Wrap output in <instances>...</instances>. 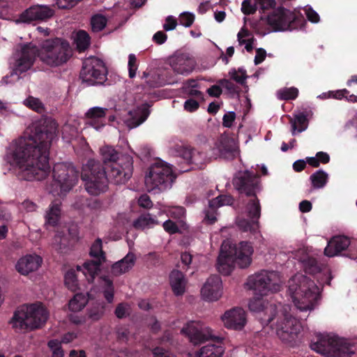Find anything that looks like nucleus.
Instances as JSON below:
<instances>
[{
  "mask_svg": "<svg viewBox=\"0 0 357 357\" xmlns=\"http://www.w3.org/2000/svg\"><path fill=\"white\" fill-rule=\"evenodd\" d=\"M54 121L42 119L33 124L31 134L27 139L16 142L11 153L12 163L18 167L17 176L25 181H41L50 172L49 149L56 136Z\"/></svg>",
  "mask_w": 357,
  "mask_h": 357,
  "instance_id": "obj_1",
  "label": "nucleus"
},
{
  "mask_svg": "<svg viewBox=\"0 0 357 357\" xmlns=\"http://www.w3.org/2000/svg\"><path fill=\"white\" fill-rule=\"evenodd\" d=\"M248 307L252 312L265 311V314H268L267 318H262L266 324L271 323L278 312H281L283 321L281 323H279L278 320L277 321L279 327L278 334L283 340L293 339L294 336L300 332L301 324L295 317L288 312L290 309L289 305H282L281 303H279L278 305L271 304L269 306L265 307L261 298L255 297L250 301Z\"/></svg>",
  "mask_w": 357,
  "mask_h": 357,
  "instance_id": "obj_2",
  "label": "nucleus"
},
{
  "mask_svg": "<svg viewBox=\"0 0 357 357\" xmlns=\"http://www.w3.org/2000/svg\"><path fill=\"white\" fill-rule=\"evenodd\" d=\"M252 253L253 248L249 242L241 241L238 244H232L225 241L221 245L217 259V269L221 274L228 275L235 265L245 268L252 262Z\"/></svg>",
  "mask_w": 357,
  "mask_h": 357,
  "instance_id": "obj_3",
  "label": "nucleus"
},
{
  "mask_svg": "<svg viewBox=\"0 0 357 357\" xmlns=\"http://www.w3.org/2000/svg\"><path fill=\"white\" fill-rule=\"evenodd\" d=\"M181 333L185 335L194 345L201 344L208 340L219 344H208L202 347L197 353V357H222L225 352V349L221 345L225 337L215 335L208 327L202 328L197 322L188 323L181 329Z\"/></svg>",
  "mask_w": 357,
  "mask_h": 357,
  "instance_id": "obj_4",
  "label": "nucleus"
},
{
  "mask_svg": "<svg viewBox=\"0 0 357 357\" xmlns=\"http://www.w3.org/2000/svg\"><path fill=\"white\" fill-rule=\"evenodd\" d=\"M288 292L295 306L301 311L313 310L319 296L317 285L302 274H296L288 281Z\"/></svg>",
  "mask_w": 357,
  "mask_h": 357,
  "instance_id": "obj_5",
  "label": "nucleus"
},
{
  "mask_svg": "<svg viewBox=\"0 0 357 357\" xmlns=\"http://www.w3.org/2000/svg\"><path fill=\"white\" fill-rule=\"evenodd\" d=\"M48 317L46 308L41 304L33 303L18 307L14 312L10 324L16 330H34L43 326Z\"/></svg>",
  "mask_w": 357,
  "mask_h": 357,
  "instance_id": "obj_6",
  "label": "nucleus"
},
{
  "mask_svg": "<svg viewBox=\"0 0 357 357\" xmlns=\"http://www.w3.org/2000/svg\"><path fill=\"white\" fill-rule=\"evenodd\" d=\"M274 1L278 7L266 16L267 24L273 31L294 30L304 26L305 21L301 14H297L282 6L283 4H286L291 0Z\"/></svg>",
  "mask_w": 357,
  "mask_h": 357,
  "instance_id": "obj_7",
  "label": "nucleus"
},
{
  "mask_svg": "<svg viewBox=\"0 0 357 357\" xmlns=\"http://www.w3.org/2000/svg\"><path fill=\"white\" fill-rule=\"evenodd\" d=\"M81 178L90 195L96 196L107 189V172L99 160L89 159L82 167Z\"/></svg>",
  "mask_w": 357,
  "mask_h": 357,
  "instance_id": "obj_8",
  "label": "nucleus"
},
{
  "mask_svg": "<svg viewBox=\"0 0 357 357\" xmlns=\"http://www.w3.org/2000/svg\"><path fill=\"white\" fill-rule=\"evenodd\" d=\"M79 172L70 163H56L52 169L53 181L50 192L59 197L64 196L77 184Z\"/></svg>",
  "mask_w": 357,
  "mask_h": 357,
  "instance_id": "obj_9",
  "label": "nucleus"
},
{
  "mask_svg": "<svg viewBox=\"0 0 357 357\" xmlns=\"http://www.w3.org/2000/svg\"><path fill=\"white\" fill-rule=\"evenodd\" d=\"M72 56L69 43L61 38L46 40L42 46L40 60L51 67L66 63Z\"/></svg>",
  "mask_w": 357,
  "mask_h": 357,
  "instance_id": "obj_10",
  "label": "nucleus"
},
{
  "mask_svg": "<svg viewBox=\"0 0 357 357\" xmlns=\"http://www.w3.org/2000/svg\"><path fill=\"white\" fill-rule=\"evenodd\" d=\"M280 278L278 272L261 271L251 275L248 280L250 289H253L256 295L263 296L269 291L277 292L280 289Z\"/></svg>",
  "mask_w": 357,
  "mask_h": 357,
  "instance_id": "obj_11",
  "label": "nucleus"
},
{
  "mask_svg": "<svg viewBox=\"0 0 357 357\" xmlns=\"http://www.w3.org/2000/svg\"><path fill=\"white\" fill-rule=\"evenodd\" d=\"M107 70L104 62L97 57H89L83 61L79 77L86 86L102 84L107 79Z\"/></svg>",
  "mask_w": 357,
  "mask_h": 357,
  "instance_id": "obj_12",
  "label": "nucleus"
},
{
  "mask_svg": "<svg viewBox=\"0 0 357 357\" xmlns=\"http://www.w3.org/2000/svg\"><path fill=\"white\" fill-rule=\"evenodd\" d=\"M176 176L172 168L163 163H157L152 165L149 174L145 177L146 185H151L152 188H158L160 190L172 187Z\"/></svg>",
  "mask_w": 357,
  "mask_h": 357,
  "instance_id": "obj_13",
  "label": "nucleus"
},
{
  "mask_svg": "<svg viewBox=\"0 0 357 357\" xmlns=\"http://www.w3.org/2000/svg\"><path fill=\"white\" fill-rule=\"evenodd\" d=\"M233 185L240 194L248 197L255 196L261 190L259 176L248 170L237 172L233 178Z\"/></svg>",
  "mask_w": 357,
  "mask_h": 357,
  "instance_id": "obj_14",
  "label": "nucleus"
},
{
  "mask_svg": "<svg viewBox=\"0 0 357 357\" xmlns=\"http://www.w3.org/2000/svg\"><path fill=\"white\" fill-rule=\"evenodd\" d=\"M122 164H111L110 169L107 173L108 183L116 185L126 183L132 176L133 172V161L131 158L126 157Z\"/></svg>",
  "mask_w": 357,
  "mask_h": 357,
  "instance_id": "obj_15",
  "label": "nucleus"
},
{
  "mask_svg": "<svg viewBox=\"0 0 357 357\" xmlns=\"http://www.w3.org/2000/svg\"><path fill=\"white\" fill-rule=\"evenodd\" d=\"M38 48L31 44H25L21 48L20 57L16 60L13 73L16 75H21L27 71L33 66L36 55Z\"/></svg>",
  "mask_w": 357,
  "mask_h": 357,
  "instance_id": "obj_16",
  "label": "nucleus"
},
{
  "mask_svg": "<svg viewBox=\"0 0 357 357\" xmlns=\"http://www.w3.org/2000/svg\"><path fill=\"white\" fill-rule=\"evenodd\" d=\"M54 11L49 6L35 5L25 10L20 16L22 22L29 23L33 21H44L52 17Z\"/></svg>",
  "mask_w": 357,
  "mask_h": 357,
  "instance_id": "obj_17",
  "label": "nucleus"
},
{
  "mask_svg": "<svg viewBox=\"0 0 357 357\" xmlns=\"http://www.w3.org/2000/svg\"><path fill=\"white\" fill-rule=\"evenodd\" d=\"M227 328L236 331L242 330L246 324V313L241 307H234L226 311L222 317Z\"/></svg>",
  "mask_w": 357,
  "mask_h": 357,
  "instance_id": "obj_18",
  "label": "nucleus"
},
{
  "mask_svg": "<svg viewBox=\"0 0 357 357\" xmlns=\"http://www.w3.org/2000/svg\"><path fill=\"white\" fill-rule=\"evenodd\" d=\"M173 70L181 75H188L195 68V60L186 53H177L169 59Z\"/></svg>",
  "mask_w": 357,
  "mask_h": 357,
  "instance_id": "obj_19",
  "label": "nucleus"
},
{
  "mask_svg": "<svg viewBox=\"0 0 357 357\" xmlns=\"http://www.w3.org/2000/svg\"><path fill=\"white\" fill-rule=\"evenodd\" d=\"M204 300L207 301H217L222 295V280L219 275H213L209 277L201 290Z\"/></svg>",
  "mask_w": 357,
  "mask_h": 357,
  "instance_id": "obj_20",
  "label": "nucleus"
},
{
  "mask_svg": "<svg viewBox=\"0 0 357 357\" xmlns=\"http://www.w3.org/2000/svg\"><path fill=\"white\" fill-rule=\"evenodd\" d=\"M43 263V259L38 255L30 254L22 257L15 264L16 271L22 275H27L37 271Z\"/></svg>",
  "mask_w": 357,
  "mask_h": 357,
  "instance_id": "obj_21",
  "label": "nucleus"
},
{
  "mask_svg": "<svg viewBox=\"0 0 357 357\" xmlns=\"http://www.w3.org/2000/svg\"><path fill=\"white\" fill-rule=\"evenodd\" d=\"M178 151L180 156L186 163L192 165V169L204 168L206 159L205 153L185 146H181Z\"/></svg>",
  "mask_w": 357,
  "mask_h": 357,
  "instance_id": "obj_22",
  "label": "nucleus"
},
{
  "mask_svg": "<svg viewBox=\"0 0 357 357\" xmlns=\"http://www.w3.org/2000/svg\"><path fill=\"white\" fill-rule=\"evenodd\" d=\"M350 239L344 236H337L332 238L324 249V254L328 257H334L350 245Z\"/></svg>",
  "mask_w": 357,
  "mask_h": 357,
  "instance_id": "obj_23",
  "label": "nucleus"
},
{
  "mask_svg": "<svg viewBox=\"0 0 357 357\" xmlns=\"http://www.w3.org/2000/svg\"><path fill=\"white\" fill-rule=\"evenodd\" d=\"M130 118L127 119L126 124L130 128H135L144 123L150 114L149 105L147 104L138 107L137 109L130 111Z\"/></svg>",
  "mask_w": 357,
  "mask_h": 357,
  "instance_id": "obj_24",
  "label": "nucleus"
},
{
  "mask_svg": "<svg viewBox=\"0 0 357 357\" xmlns=\"http://www.w3.org/2000/svg\"><path fill=\"white\" fill-rule=\"evenodd\" d=\"M135 261V255L129 252L123 259L112 266V273L115 276L126 273L134 266Z\"/></svg>",
  "mask_w": 357,
  "mask_h": 357,
  "instance_id": "obj_25",
  "label": "nucleus"
},
{
  "mask_svg": "<svg viewBox=\"0 0 357 357\" xmlns=\"http://www.w3.org/2000/svg\"><path fill=\"white\" fill-rule=\"evenodd\" d=\"M169 282L174 295L178 296L184 294L186 280L181 271L173 270L169 275Z\"/></svg>",
  "mask_w": 357,
  "mask_h": 357,
  "instance_id": "obj_26",
  "label": "nucleus"
},
{
  "mask_svg": "<svg viewBox=\"0 0 357 357\" xmlns=\"http://www.w3.org/2000/svg\"><path fill=\"white\" fill-rule=\"evenodd\" d=\"M334 341L335 338L319 335L317 336L316 342H311L310 348L317 353L321 354L326 357H329Z\"/></svg>",
  "mask_w": 357,
  "mask_h": 357,
  "instance_id": "obj_27",
  "label": "nucleus"
},
{
  "mask_svg": "<svg viewBox=\"0 0 357 357\" xmlns=\"http://www.w3.org/2000/svg\"><path fill=\"white\" fill-rule=\"evenodd\" d=\"M107 112L108 109L107 108L93 107L86 112L85 116L89 120V124L98 129L104 126L102 120L105 117Z\"/></svg>",
  "mask_w": 357,
  "mask_h": 357,
  "instance_id": "obj_28",
  "label": "nucleus"
},
{
  "mask_svg": "<svg viewBox=\"0 0 357 357\" xmlns=\"http://www.w3.org/2000/svg\"><path fill=\"white\" fill-rule=\"evenodd\" d=\"M354 353L353 345L344 340L335 339L329 357H351Z\"/></svg>",
  "mask_w": 357,
  "mask_h": 357,
  "instance_id": "obj_29",
  "label": "nucleus"
},
{
  "mask_svg": "<svg viewBox=\"0 0 357 357\" xmlns=\"http://www.w3.org/2000/svg\"><path fill=\"white\" fill-rule=\"evenodd\" d=\"M61 202L59 199H55L49 206L45 215V223L50 226H56L61 216Z\"/></svg>",
  "mask_w": 357,
  "mask_h": 357,
  "instance_id": "obj_30",
  "label": "nucleus"
},
{
  "mask_svg": "<svg viewBox=\"0 0 357 357\" xmlns=\"http://www.w3.org/2000/svg\"><path fill=\"white\" fill-rule=\"evenodd\" d=\"M155 225H159L158 221L155 218H153L149 213L140 215L132 224L133 227L136 229L150 228Z\"/></svg>",
  "mask_w": 357,
  "mask_h": 357,
  "instance_id": "obj_31",
  "label": "nucleus"
},
{
  "mask_svg": "<svg viewBox=\"0 0 357 357\" xmlns=\"http://www.w3.org/2000/svg\"><path fill=\"white\" fill-rule=\"evenodd\" d=\"M100 152L105 164L107 162H110L111 164L116 163V161L119 160L121 155V153L111 146H102L100 149Z\"/></svg>",
  "mask_w": 357,
  "mask_h": 357,
  "instance_id": "obj_32",
  "label": "nucleus"
},
{
  "mask_svg": "<svg viewBox=\"0 0 357 357\" xmlns=\"http://www.w3.org/2000/svg\"><path fill=\"white\" fill-rule=\"evenodd\" d=\"M252 198L250 199L246 206V211L249 218L252 220L259 219L261 215V206L259 199L255 196H251Z\"/></svg>",
  "mask_w": 357,
  "mask_h": 357,
  "instance_id": "obj_33",
  "label": "nucleus"
},
{
  "mask_svg": "<svg viewBox=\"0 0 357 357\" xmlns=\"http://www.w3.org/2000/svg\"><path fill=\"white\" fill-rule=\"evenodd\" d=\"M88 294L82 293L75 294L73 298L69 301L68 307L73 312L80 311L88 303Z\"/></svg>",
  "mask_w": 357,
  "mask_h": 357,
  "instance_id": "obj_34",
  "label": "nucleus"
},
{
  "mask_svg": "<svg viewBox=\"0 0 357 357\" xmlns=\"http://www.w3.org/2000/svg\"><path fill=\"white\" fill-rule=\"evenodd\" d=\"M310 180L313 188H322L326 185L328 182V175L324 170L319 169L311 174L310 176Z\"/></svg>",
  "mask_w": 357,
  "mask_h": 357,
  "instance_id": "obj_35",
  "label": "nucleus"
},
{
  "mask_svg": "<svg viewBox=\"0 0 357 357\" xmlns=\"http://www.w3.org/2000/svg\"><path fill=\"white\" fill-rule=\"evenodd\" d=\"M236 224L243 231H250L252 234H255L259 229V221L257 220L238 218Z\"/></svg>",
  "mask_w": 357,
  "mask_h": 357,
  "instance_id": "obj_36",
  "label": "nucleus"
},
{
  "mask_svg": "<svg viewBox=\"0 0 357 357\" xmlns=\"http://www.w3.org/2000/svg\"><path fill=\"white\" fill-rule=\"evenodd\" d=\"M220 155L227 158H234L236 149L232 140L225 139L220 142L219 147Z\"/></svg>",
  "mask_w": 357,
  "mask_h": 357,
  "instance_id": "obj_37",
  "label": "nucleus"
},
{
  "mask_svg": "<svg viewBox=\"0 0 357 357\" xmlns=\"http://www.w3.org/2000/svg\"><path fill=\"white\" fill-rule=\"evenodd\" d=\"M307 116L303 113H300L299 114L295 116V119H290V123L291 124V132L292 135H295L296 130L298 132H301L304 131L307 128Z\"/></svg>",
  "mask_w": 357,
  "mask_h": 357,
  "instance_id": "obj_38",
  "label": "nucleus"
},
{
  "mask_svg": "<svg viewBox=\"0 0 357 357\" xmlns=\"http://www.w3.org/2000/svg\"><path fill=\"white\" fill-rule=\"evenodd\" d=\"M75 42L78 50L79 52H84L89 47L91 38L86 31L79 30L77 33Z\"/></svg>",
  "mask_w": 357,
  "mask_h": 357,
  "instance_id": "obj_39",
  "label": "nucleus"
},
{
  "mask_svg": "<svg viewBox=\"0 0 357 357\" xmlns=\"http://www.w3.org/2000/svg\"><path fill=\"white\" fill-rule=\"evenodd\" d=\"M303 267L305 273L315 275L321 271V265L318 261L313 257H308L303 261Z\"/></svg>",
  "mask_w": 357,
  "mask_h": 357,
  "instance_id": "obj_40",
  "label": "nucleus"
},
{
  "mask_svg": "<svg viewBox=\"0 0 357 357\" xmlns=\"http://www.w3.org/2000/svg\"><path fill=\"white\" fill-rule=\"evenodd\" d=\"M101 263L100 260H91L85 261L83 264L84 269V274L85 275L88 274L91 279L93 280L100 271Z\"/></svg>",
  "mask_w": 357,
  "mask_h": 357,
  "instance_id": "obj_41",
  "label": "nucleus"
},
{
  "mask_svg": "<svg viewBox=\"0 0 357 357\" xmlns=\"http://www.w3.org/2000/svg\"><path fill=\"white\" fill-rule=\"evenodd\" d=\"M103 281V294L106 301L111 303L114 299V288L113 281L107 276L102 278Z\"/></svg>",
  "mask_w": 357,
  "mask_h": 357,
  "instance_id": "obj_42",
  "label": "nucleus"
},
{
  "mask_svg": "<svg viewBox=\"0 0 357 357\" xmlns=\"http://www.w3.org/2000/svg\"><path fill=\"white\" fill-rule=\"evenodd\" d=\"M105 306L102 303H96L88 310L87 315L92 321L99 320L103 315Z\"/></svg>",
  "mask_w": 357,
  "mask_h": 357,
  "instance_id": "obj_43",
  "label": "nucleus"
},
{
  "mask_svg": "<svg viewBox=\"0 0 357 357\" xmlns=\"http://www.w3.org/2000/svg\"><path fill=\"white\" fill-rule=\"evenodd\" d=\"M65 284L68 289L75 291L78 288V281L75 270H68L64 276Z\"/></svg>",
  "mask_w": 357,
  "mask_h": 357,
  "instance_id": "obj_44",
  "label": "nucleus"
},
{
  "mask_svg": "<svg viewBox=\"0 0 357 357\" xmlns=\"http://www.w3.org/2000/svg\"><path fill=\"white\" fill-rule=\"evenodd\" d=\"M217 209L218 207L212 206L211 201L208 202V207L204 211V218L203 222L206 225H213L217 221Z\"/></svg>",
  "mask_w": 357,
  "mask_h": 357,
  "instance_id": "obj_45",
  "label": "nucleus"
},
{
  "mask_svg": "<svg viewBox=\"0 0 357 357\" xmlns=\"http://www.w3.org/2000/svg\"><path fill=\"white\" fill-rule=\"evenodd\" d=\"M107 20L102 15H95L91 17V25L93 32L102 31L107 25Z\"/></svg>",
  "mask_w": 357,
  "mask_h": 357,
  "instance_id": "obj_46",
  "label": "nucleus"
},
{
  "mask_svg": "<svg viewBox=\"0 0 357 357\" xmlns=\"http://www.w3.org/2000/svg\"><path fill=\"white\" fill-rule=\"evenodd\" d=\"M90 255L95 258L94 260H100L101 262L105 260L102 249V241L100 238H98L92 245L90 250Z\"/></svg>",
  "mask_w": 357,
  "mask_h": 357,
  "instance_id": "obj_47",
  "label": "nucleus"
},
{
  "mask_svg": "<svg viewBox=\"0 0 357 357\" xmlns=\"http://www.w3.org/2000/svg\"><path fill=\"white\" fill-rule=\"evenodd\" d=\"M47 346L52 351V357H63L64 352L60 341L56 339L50 340Z\"/></svg>",
  "mask_w": 357,
  "mask_h": 357,
  "instance_id": "obj_48",
  "label": "nucleus"
},
{
  "mask_svg": "<svg viewBox=\"0 0 357 357\" xmlns=\"http://www.w3.org/2000/svg\"><path fill=\"white\" fill-rule=\"evenodd\" d=\"M211 201L212 206H215L218 208L222 206L233 204L234 199L231 195H222Z\"/></svg>",
  "mask_w": 357,
  "mask_h": 357,
  "instance_id": "obj_49",
  "label": "nucleus"
},
{
  "mask_svg": "<svg viewBox=\"0 0 357 357\" xmlns=\"http://www.w3.org/2000/svg\"><path fill=\"white\" fill-rule=\"evenodd\" d=\"M298 90L295 87L286 88L279 91V98L281 100H294L298 97Z\"/></svg>",
  "mask_w": 357,
  "mask_h": 357,
  "instance_id": "obj_50",
  "label": "nucleus"
},
{
  "mask_svg": "<svg viewBox=\"0 0 357 357\" xmlns=\"http://www.w3.org/2000/svg\"><path fill=\"white\" fill-rule=\"evenodd\" d=\"M25 105L36 111L38 113H42L44 112V107L42 102L38 99L33 97H29L25 100Z\"/></svg>",
  "mask_w": 357,
  "mask_h": 357,
  "instance_id": "obj_51",
  "label": "nucleus"
},
{
  "mask_svg": "<svg viewBox=\"0 0 357 357\" xmlns=\"http://www.w3.org/2000/svg\"><path fill=\"white\" fill-rule=\"evenodd\" d=\"M258 9L257 2L254 0V3L252 0H244L241 5V11L244 15H249L253 14Z\"/></svg>",
  "mask_w": 357,
  "mask_h": 357,
  "instance_id": "obj_52",
  "label": "nucleus"
},
{
  "mask_svg": "<svg viewBox=\"0 0 357 357\" xmlns=\"http://www.w3.org/2000/svg\"><path fill=\"white\" fill-rule=\"evenodd\" d=\"M195 19V15L189 12H184L179 15L180 24L185 27L191 26Z\"/></svg>",
  "mask_w": 357,
  "mask_h": 357,
  "instance_id": "obj_53",
  "label": "nucleus"
},
{
  "mask_svg": "<svg viewBox=\"0 0 357 357\" xmlns=\"http://www.w3.org/2000/svg\"><path fill=\"white\" fill-rule=\"evenodd\" d=\"M258 6V8L262 13H265L266 10L269 9H273V10L275 8V3L274 0H255Z\"/></svg>",
  "mask_w": 357,
  "mask_h": 357,
  "instance_id": "obj_54",
  "label": "nucleus"
},
{
  "mask_svg": "<svg viewBox=\"0 0 357 357\" xmlns=\"http://www.w3.org/2000/svg\"><path fill=\"white\" fill-rule=\"evenodd\" d=\"M128 75L130 78H133L136 75L137 70V58L135 54H130L128 56Z\"/></svg>",
  "mask_w": 357,
  "mask_h": 357,
  "instance_id": "obj_55",
  "label": "nucleus"
},
{
  "mask_svg": "<svg viewBox=\"0 0 357 357\" xmlns=\"http://www.w3.org/2000/svg\"><path fill=\"white\" fill-rule=\"evenodd\" d=\"M229 75L232 79H234V81L239 84L244 83L245 79L247 77L245 75V71L241 69H238V72L235 69H234L229 72Z\"/></svg>",
  "mask_w": 357,
  "mask_h": 357,
  "instance_id": "obj_56",
  "label": "nucleus"
},
{
  "mask_svg": "<svg viewBox=\"0 0 357 357\" xmlns=\"http://www.w3.org/2000/svg\"><path fill=\"white\" fill-rule=\"evenodd\" d=\"M305 13L307 20L312 23H317L320 20L319 14L310 6L305 8Z\"/></svg>",
  "mask_w": 357,
  "mask_h": 357,
  "instance_id": "obj_57",
  "label": "nucleus"
},
{
  "mask_svg": "<svg viewBox=\"0 0 357 357\" xmlns=\"http://www.w3.org/2000/svg\"><path fill=\"white\" fill-rule=\"evenodd\" d=\"M153 357H176V355L162 347H156L152 350Z\"/></svg>",
  "mask_w": 357,
  "mask_h": 357,
  "instance_id": "obj_58",
  "label": "nucleus"
},
{
  "mask_svg": "<svg viewBox=\"0 0 357 357\" xmlns=\"http://www.w3.org/2000/svg\"><path fill=\"white\" fill-rule=\"evenodd\" d=\"M162 227L165 231L170 234H176L179 231L177 225L171 220H166L162 224Z\"/></svg>",
  "mask_w": 357,
  "mask_h": 357,
  "instance_id": "obj_59",
  "label": "nucleus"
},
{
  "mask_svg": "<svg viewBox=\"0 0 357 357\" xmlns=\"http://www.w3.org/2000/svg\"><path fill=\"white\" fill-rule=\"evenodd\" d=\"M183 107L184 109L186 110L187 112H194L199 109V104L197 100L192 98H189L187 100H185Z\"/></svg>",
  "mask_w": 357,
  "mask_h": 357,
  "instance_id": "obj_60",
  "label": "nucleus"
},
{
  "mask_svg": "<svg viewBox=\"0 0 357 357\" xmlns=\"http://www.w3.org/2000/svg\"><path fill=\"white\" fill-rule=\"evenodd\" d=\"M236 119V114L234 112L226 113L222 118V126L225 128H231Z\"/></svg>",
  "mask_w": 357,
  "mask_h": 357,
  "instance_id": "obj_61",
  "label": "nucleus"
},
{
  "mask_svg": "<svg viewBox=\"0 0 357 357\" xmlns=\"http://www.w3.org/2000/svg\"><path fill=\"white\" fill-rule=\"evenodd\" d=\"M178 24L176 19L172 16H167L165 19V23L163 24V29L165 31H172L176 29Z\"/></svg>",
  "mask_w": 357,
  "mask_h": 357,
  "instance_id": "obj_62",
  "label": "nucleus"
},
{
  "mask_svg": "<svg viewBox=\"0 0 357 357\" xmlns=\"http://www.w3.org/2000/svg\"><path fill=\"white\" fill-rule=\"evenodd\" d=\"M139 206L144 208H150L152 207L153 203L149 195L146 194L142 195L138 199Z\"/></svg>",
  "mask_w": 357,
  "mask_h": 357,
  "instance_id": "obj_63",
  "label": "nucleus"
},
{
  "mask_svg": "<svg viewBox=\"0 0 357 357\" xmlns=\"http://www.w3.org/2000/svg\"><path fill=\"white\" fill-rule=\"evenodd\" d=\"M167 39V35L162 31H157L153 36V41L158 45L164 44Z\"/></svg>",
  "mask_w": 357,
  "mask_h": 357,
  "instance_id": "obj_64",
  "label": "nucleus"
}]
</instances>
